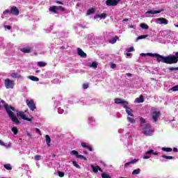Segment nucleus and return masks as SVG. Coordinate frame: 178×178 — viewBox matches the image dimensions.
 Masks as SVG:
<instances>
[{"instance_id":"nucleus-1","label":"nucleus","mask_w":178,"mask_h":178,"mask_svg":"<svg viewBox=\"0 0 178 178\" xmlns=\"http://www.w3.org/2000/svg\"><path fill=\"white\" fill-rule=\"evenodd\" d=\"M147 56H152L156 58L157 62L166 63L167 65H173L178 62V51L175 53V55H170L168 56H163L158 54L147 53Z\"/></svg>"},{"instance_id":"nucleus-12","label":"nucleus","mask_w":178,"mask_h":178,"mask_svg":"<svg viewBox=\"0 0 178 178\" xmlns=\"http://www.w3.org/2000/svg\"><path fill=\"white\" fill-rule=\"evenodd\" d=\"M78 55L81 58H87V54H86L81 48H78Z\"/></svg>"},{"instance_id":"nucleus-48","label":"nucleus","mask_w":178,"mask_h":178,"mask_svg":"<svg viewBox=\"0 0 178 178\" xmlns=\"http://www.w3.org/2000/svg\"><path fill=\"white\" fill-rule=\"evenodd\" d=\"M83 88H84V90H87V88H88V83H83Z\"/></svg>"},{"instance_id":"nucleus-8","label":"nucleus","mask_w":178,"mask_h":178,"mask_svg":"<svg viewBox=\"0 0 178 178\" xmlns=\"http://www.w3.org/2000/svg\"><path fill=\"white\" fill-rule=\"evenodd\" d=\"M119 3L117 0H106V5L107 6H116Z\"/></svg>"},{"instance_id":"nucleus-20","label":"nucleus","mask_w":178,"mask_h":178,"mask_svg":"<svg viewBox=\"0 0 178 178\" xmlns=\"http://www.w3.org/2000/svg\"><path fill=\"white\" fill-rule=\"evenodd\" d=\"M135 101L137 102V104H141L144 102V96L140 95L139 97L136 98Z\"/></svg>"},{"instance_id":"nucleus-35","label":"nucleus","mask_w":178,"mask_h":178,"mask_svg":"<svg viewBox=\"0 0 178 178\" xmlns=\"http://www.w3.org/2000/svg\"><path fill=\"white\" fill-rule=\"evenodd\" d=\"M71 155H75L76 158H77V156L79 155V152H77L76 150H72V151H71Z\"/></svg>"},{"instance_id":"nucleus-42","label":"nucleus","mask_w":178,"mask_h":178,"mask_svg":"<svg viewBox=\"0 0 178 178\" xmlns=\"http://www.w3.org/2000/svg\"><path fill=\"white\" fill-rule=\"evenodd\" d=\"M76 158H81V159H84V161H87V158H86L84 156H83L81 154H78Z\"/></svg>"},{"instance_id":"nucleus-15","label":"nucleus","mask_w":178,"mask_h":178,"mask_svg":"<svg viewBox=\"0 0 178 178\" xmlns=\"http://www.w3.org/2000/svg\"><path fill=\"white\" fill-rule=\"evenodd\" d=\"M90 166H91L94 173H97L98 172V170H99V172H102V169H101V168H99V166H98V165L94 166V165H91Z\"/></svg>"},{"instance_id":"nucleus-29","label":"nucleus","mask_w":178,"mask_h":178,"mask_svg":"<svg viewBox=\"0 0 178 178\" xmlns=\"http://www.w3.org/2000/svg\"><path fill=\"white\" fill-rule=\"evenodd\" d=\"M141 172V170L140 168H138L136 170H134L133 172H132V175H140V172Z\"/></svg>"},{"instance_id":"nucleus-16","label":"nucleus","mask_w":178,"mask_h":178,"mask_svg":"<svg viewBox=\"0 0 178 178\" xmlns=\"http://www.w3.org/2000/svg\"><path fill=\"white\" fill-rule=\"evenodd\" d=\"M157 22H160L161 24H168V21L165 18H157Z\"/></svg>"},{"instance_id":"nucleus-58","label":"nucleus","mask_w":178,"mask_h":178,"mask_svg":"<svg viewBox=\"0 0 178 178\" xmlns=\"http://www.w3.org/2000/svg\"><path fill=\"white\" fill-rule=\"evenodd\" d=\"M143 159H149V156H144Z\"/></svg>"},{"instance_id":"nucleus-34","label":"nucleus","mask_w":178,"mask_h":178,"mask_svg":"<svg viewBox=\"0 0 178 178\" xmlns=\"http://www.w3.org/2000/svg\"><path fill=\"white\" fill-rule=\"evenodd\" d=\"M57 10H60V12H65V8L61 6H56Z\"/></svg>"},{"instance_id":"nucleus-7","label":"nucleus","mask_w":178,"mask_h":178,"mask_svg":"<svg viewBox=\"0 0 178 178\" xmlns=\"http://www.w3.org/2000/svg\"><path fill=\"white\" fill-rule=\"evenodd\" d=\"M10 12L11 15H13L14 16H19V14L20 13L19 8H17L16 6L11 7Z\"/></svg>"},{"instance_id":"nucleus-31","label":"nucleus","mask_w":178,"mask_h":178,"mask_svg":"<svg viewBox=\"0 0 178 178\" xmlns=\"http://www.w3.org/2000/svg\"><path fill=\"white\" fill-rule=\"evenodd\" d=\"M12 131L14 133L15 136L17 135V133H19V130H17L16 127L12 128Z\"/></svg>"},{"instance_id":"nucleus-47","label":"nucleus","mask_w":178,"mask_h":178,"mask_svg":"<svg viewBox=\"0 0 178 178\" xmlns=\"http://www.w3.org/2000/svg\"><path fill=\"white\" fill-rule=\"evenodd\" d=\"M168 70H170L171 72H173L175 70H178V67H169Z\"/></svg>"},{"instance_id":"nucleus-2","label":"nucleus","mask_w":178,"mask_h":178,"mask_svg":"<svg viewBox=\"0 0 178 178\" xmlns=\"http://www.w3.org/2000/svg\"><path fill=\"white\" fill-rule=\"evenodd\" d=\"M3 107L7 112L9 118L11 119L12 122L15 123V124H20V121L17 119V117L15 115L13 112H16V108L12 106H9V104H6L3 105ZM13 111V112H12Z\"/></svg>"},{"instance_id":"nucleus-59","label":"nucleus","mask_w":178,"mask_h":178,"mask_svg":"<svg viewBox=\"0 0 178 178\" xmlns=\"http://www.w3.org/2000/svg\"><path fill=\"white\" fill-rule=\"evenodd\" d=\"M173 151H174V152H178V149L176 147L173 148Z\"/></svg>"},{"instance_id":"nucleus-21","label":"nucleus","mask_w":178,"mask_h":178,"mask_svg":"<svg viewBox=\"0 0 178 178\" xmlns=\"http://www.w3.org/2000/svg\"><path fill=\"white\" fill-rule=\"evenodd\" d=\"M10 76L11 77H13V79H20L22 77V76H20L19 74L16 72L11 73Z\"/></svg>"},{"instance_id":"nucleus-9","label":"nucleus","mask_w":178,"mask_h":178,"mask_svg":"<svg viewBox=\"0 0 178 178\" xmlns=\"http://www.w3.org/2000/svg\"><path fill=\"white\" fill-rule=\"evenodd\" d=\"M161 116V111H154L152 115V119L154 123L158 122V118Z\"/></svg>"},{"instance_id":"nucleus-28","label":"nucleus","mask_w":178,"mask_h":178,"mask_svg":"<svg viewBox=\"0 0 178 178\" xmlns=\"http://www.w3.org/2000/svg\"><path fill=\"white\" fill-rule=\"evenodd\" d=\"M162 151H164L165 152H172V149L171 147H163Z\"/></svg>"},{"instance_id":"nucleus-17","label":"nucleus","mask_w":178,"mask_h":178,"mask_svg":"<svg viewBox=\"0 0 178 178\" xmlns=\"http://www.w3.org/2000/svg\"><path fill=\"white\" fill-rule=\"evenodd\" d=\"M49 12H51L52 13H55L56 15L58 14V9L56 8V6H53L49 7Z\"/></svg>"},{"instance_id":"nucleus-6","label":"nucleus","mask_w":178,"mask_h":178,"mask_svg":"<svg viewBox=\"0 0 178 178\" xmlns=\"http://www.w3.org/2000/svg\"><path fill=\"white\" fill-rule=\"evenodd\" d=\"M17 116L18 118H22L23 120H27L28 122H32L33 121V118H29L26 117V115H24V113H23L22 111H17Z\"/></svg>"},{"instance_id":"nucleus-62","label":"nucleus","mask_w":178,"mask_h":178,"mask_svg":"<svg viewBox=\"0 0 178 178\" xmlns=\"http://www.w3.org/2000/svg\"><path fill=\"white\" fill-rule=\"evenodd\" d=\"M127 76H128L129 77H131V73H127Z\"/></svg>"},{"instance_id":"nucleus-63","label":"nucleus","mask_w":178,"mask_h":178,"mask_svg":"<svg viewBox=\"0 0 178 178\" xmlns=\"http://www.w3.org/2000/svg\"><path fill=\"white\" fill-rule=\"evenodd\" d=\"M135 26L134 25H131L129 26V29H134Z\"/></svg>"},{"instance_id":"nucleus-39","label":"nucleus","mask_w":178,"mask_h":178,"mask_svg":"<svg viewBox=\"0 0 178 178\" xmlns=\"http://www.w3.org/2000/svg\"><path fill=\"white\" fill-rule=\"evenodd\" d=\"M72 163H73L74 166H75V168H76L77 169H80L81 167L79 164H77V162L73 161Z\"/></svg>"},{"instance_id":"nucleus-25","label":"nucleus","mask_w":178,"mask_h":178,"mask_svg":"<svg viewBox=\"0 0 178 178\" xmlns=\"http://www.w3.org/2000/svg\"><path fill=\"white\" fill-rule=\"evenodd\" d=\"M45 138H46V143L47 144V147H51V145H49L51 143V137H49V135H46Z\"/></svg>"},{"instance_id":"nucleus-27","label":"nucleus","mask_w":178,"mask_h":178,"mask_svg":"<svg viewBox=\"0 0 178 178\" xmlns=\"http://www.w3.org/2000/svg\"><path fill=\"white\" fill-rule=\"evenodd\" d=\"M38 66H39V67H45V66H47V63L44 62H38Z\"/></svg>"},{"instance_id":"nucleus-51","label":"nucleus","mask_w":178,"mask_h":178,"mask_svg":"<svg viewBox=\"0 0 178 178\" xmlns=\"http://www.w3.org/2000/svg\"><path fill=\"white\" fill-rule=\"evenodd\" d=\"M35 131L36 133H38V134H40V136H41V131L40 130V129L35 128Z\"/></svg>"},{"instance_id":"nucleus-5","label":"nucleus","mask_w":178,"mask_h":178,"mask_svg":"<svg viewBox=\"0 0 178 178\" xmlns=\"http://www.w3.org/2000/svg\"><path fill=\"white\" fill-rule=\"evenodd\" d=\"M4 84H5V87L7 89L9 88H13V87H15V83H13V81L9 79H6L4 81Z\"/></svg>"},{"instance_id":"nucleus-18","label":"nucleus","mask_w":178,"mask_h":178,"mask_svg":"<svg viewBox=\"0 0 178 178\" xmlns=\"http://www.w3.org/2000/svg\"><path fill=\"white\" fill-rule=\"evenodd\" d=\"M31 47L22 48L21 49V52H23L24 54H30V52H31Z\"/></svg>"},{"instance_id":"nucleus-23","label":"nucleus","mask_w":178,"mask_h":178,"mask_svg":"<svg viewBox=\"0 0 178 178\" xmlns=\"http://www.w3.org/2000/svg\"><path fill=\"white\" fill-rule=\"evenodd\" d=\"M136 162H138V159H134V160H132L128 163H126L124 164V166H129V165L136 163Z\"/></svg>"},{"instance_id":"nucleus-41","label":"nucleus","mask_w":178,"mask_h":178,"mask_svg":"<svg viewBox=\"0 0 178 178\" xmlns=\"http://www.w3.org/2000/svg\"><path fill=\"white\" fill-rule=\"evenodd\" d=\"M106 16H108V14L104 13L100 15V19H106Z\"/></svg>"},{"instance_id":"nucleus-3","label":"nucleus","mask_w":178,"mask_h":178,"mask_svg":"<svg viewBox=\"0 0 178 178\" xmlns=\"http://www.w3.org/2000/svg\"><path fill=\"white\" fill-rule=\"evenodd\" d=\"M140 127L145 136H147V137L152 136L154 131L152 130V128H151V125L149 124H140Z\"/></svg>"},{"instance_id":"nucleus-22","label":"nucleus","mask_w":178,"mask_h":178,"mask_svg":"<svg viewBox=\"0 0 178 178\" xmlns=\"http://www.w3.org/2000/svg\"><path fill=\"white\" fill-rule=\"evenodd\" d=\"M92 13H95V8H90L86 13V16H90V15H92Z\"/></svg>"},{"instance_id":"nucleus-30","label":"nucleus","mask_w":178,"mask_h":178,"mask_svg":"<svg viewBox=\"0 0 178 178\" xmlns=\"http://www.w3.org/2000/svg\"><path fill=\"white\" fill-rule=\"evenodd\" d=\"M4 168L6 169V170H12V165H10L9 163L5 164Z\"/></svg>"},{"instance_id":"nucleus-53","label":"nucleus","mask_w":178,"mask_h":178,"mask_svg":"<svg viewBox=\"0 0 178 178\" xmlns=\"http://www.w3.org/2000/svg\"><path fill=\"white\" fill-rule=\"evenodd\" d=\"M111 69H115V67H116V64L112 63V64L111 65Z\"/></svg>"},{"instance_id":"nucleus-61","label":"nucleus","mask_w":178,"mask_h":178,"mask_svg":"<svg viewBox=\"0 0 178 178\" xmlns=\"http://www.w3.org/2000/svg\"><path fill=\"white\" fill-rule=\"evenodd\" d=\"M6 29H8V30H10V29H12V27L10 26H6Z\"/></svg>"},{"instance_id":"nucleus-38","label":"nucleus","mask_w":178,"mask_h":178,"mask_svg":"<svg viewBox=\"0 0 178 178\" xmlns=\"http://www.w3.org/2000/svg\"><path fill=\"white\" fill-rule=\"evenodd\" d=\"M162 158H164L165 159H173V156H166V155H163Z\"/></svg>"},{"instance_id":"nucleus-52","label":"nucleus","mask_w":178,"mask_h":178,"mask_svg":"<svg viewBox=\"0 0 178 178\" xmlns=\"http://www.w3.org/2000/svg\"><path fill=\"white\" fill-rule=\"evenodd\" d=\"M56 3H58L59 5H63V2L60 1H55Z\"/></svg>"},{"instance_id":"nucleus-4","label":"nucleus","mask_w":178,"mask_h":178,"mask_svg":"<svg viewBox=\"0 0 178 178\" xmlns=\"http://www.w3.org/2000/svg\"><path fill=\"white\" fill-rule=\"evenodd\" d=\"M26 105L29 106L31 111H35L37 107L35 106V103L34 102V100L26 99Z\"/></svg>"},{"instance_id":"nucleus-11","label":"nucleus","mask_w":178,"mask_h":178,"mask_svg":"<svg viewBox=\"0 0 178 178\" xmlns=\"http://www.w3.org/2000/svg\"><path fill=\"white\" fill-rule=\"evenodd\" d=\"M163 10H165L164 8H161L159 10H148L147 12H146V13H147L148 15H156L158 13H161V12H163Z\"/></svg>"},{"instance_id":"nucleus-45","label":"nucleus","mask_w":178,"mask_h":178,"mask_svg":"<svg viewBox=\"0 0 178 178\" xmlns=\"http://www.w3.org/2000/svg\"><path fill=\"white\" fill-rule=\"evenodd\" d=\"M134 51V47H131L127 49V52H133Z\"/></svg>"},{"instance_id":"nucleus-14","label":"nucleus","mask_w":178,"mask_h":178,"mask_svg":"<svg viewBox=\"0 0 178 178\" xmlns=\"http://www.w3.org/2000/svg\"><path fill=\"white\" fill-rule=\"evenodd\" d=\"M124 109H126V113H127L128 116H134V115L131 113L133 111L131 110V108L128 107L127 106H124Z\"/></svg>"},{"instance_id":"nucleus-56","label":"nucleus","mask_w":178,"mask_h":178,"mask_svg":"<svg viewBox=\"0 0 178 178\" xmlns=\"http://www.w3.org/2000/svg\"><path fill=\"white\" fill-rule=\"evenodd\" d=\"M0 145H2L3 147L5 146V143L1 140H0Z\"/></svg>"},{"instance_id":"nucleus-40","label":"nucleus","mask_w":178,"mask_h":178,"mask_svg":"<svg viewBox=\"0 0 178 178\" xmlns=\"http://www.w3.org/2000/svg\"><path fill=\"white\" fill-rule=\"evenodd\" d=\"M171 91H178V85L173 86L170 89Z\"/></svg>"},{"instance_id":"nucleus-54","label":"nucleus","mask_w":178,"mask_h":178,"mask_svg":"<svg viewBox=\"0 0 178 178\" xmlns=\"http://www.w3.org/2000/svg\"><path fill=\"white\" fill-rule=\"evenodd\" d=\"M101 19V15H96L95 17H94V19Z\"/></svg>"},{"instance_id":"nucleus-13","label":"nucleus","mask_w":178,"mask_h":178,"mask_svg":"<svg viewBox=\"0 0 178 178\" xmlns=\"http://www.w3.org/2000/svg\"><path fill=\"white\" fill-rule=\"evenodd\" d=\"M81 147H83V148H86V149H88V151H90V152L92 151V147L91 146L87 145V143L85 142H82L81 143Z\"/></svg>"},{"instance_id":"nucleus-19","label":"nucleus","mask_w":178,"mask_h":178,"mask_svg":"<svg viewBox=\"0 0 178 178\" xmlns=\"http://www.w3.org/2000/svg\"><path fill=\"white\" fill-rule=\"evenodd\" d=\"M118 40H119V37L115 36L114 38L109 39L108 42L110 44H115V42L118 41Z\"/></svg>"},{"instance_id":"nucleus-36","label":"nucleus","mask_w":178,"mask_h":178,"mask_svg":"<svg viewBox=\"0 0 178 178\" xmlns=\"http://www.w3.org/2000/svg\"><path fill=\"white\" fill-rule=\"evenodd\" d=\"M102 178H111V176L105 172L102 174Z\"/></svg>"},{"instance_id":"nucleus-60","label":"nucleus","mask_w":178,"mask_h":178,"mask_svg":"<svg viewBox=\"0 0 178 178\" xmlns=\"http://www.w3.org/2000/svg\"><path fill=\"white\" fill-rule=\"evenodd\" d=\"M158 154H159V152H153V155H158Z\"/></svg>"},{"instance_id":"nucleus-32","label":"nucleus","mask_w":178,"mask_h":178,"mask_svg":"<svg viewBox=\"0 0 178 178\" xmlns=\"http://www.w3.org/2000/svg\"><path fill=\"white\" fill-rule=\"evenodd\" d=\"M90 67H93V69H97V67H98V64L97 63V62H92L90 65Z\"/></svg>"},{"instance_id":"nucleus-46","label":"nucleus","mask_w":178,"mask_h":178,"mask_svg":"<svg viewBox=\"0 0 178 178\" xmlns=\"http://www.w3.org/2000/svg\"><path fill=\"white\" fill-rule=\"evenodd\" d=\"M147 155H151V154H154L153 149H149L147 152H146Z\"/></svg>"},{"instance_id":"nucleus-37","label":"nucleus","mask_w":178,"mask_h":178,"mask_svg":"<svg viewBox=\"0 0 178 178\" xmlns=\"http://www.w3.org/2000/svg\"><path fill=\"white\" fill-rule=\"evenodd\" d=\"M148 37V35H143L137 38V40H143V38H147Z\"/></svg>"},{"instance_id":"nucleus-33","label":"nucleus","mask_w":178,"mask_h":178,"mask_svg":"<svg viewBox=\"0 0 178 178\" xmlns=\"http://www.w3.org/2000/svg\"><path fill=\"white\" fill-rule=\"evenodd\" d=\"M127 120L130 123H136V120H134L133 118L127 117Z\"/></svg>"},{"instance_id":"nucleus-10","label":"nucleus","mask_w":178,"mask_h":178,"mask_svg":"<svg viewBox=\"0 0 178 178\" xmlns=\"http://www.w3.org/2000/svg\"><path fill=\"white\" fill-rule=\"evenodd\" d=\"M115 102L117 104H125V105H129V102L124 100L122 99H120V98L115 99Z\"/></svg>"},{"instance_id":"nucleus-50","label":"nucleus","mask_w":178,"mask_h":178,"mask_svg":"<svg viewBox=\"0 0 178 178\" xmlns=\"http://www.w3.org/2000/svg\"><path fill=\"white\" fill-rule=\"evenodd\" d=\"M40 158H41V156H40V155L35 156V161H40Z\"/></svg>"},{"instance_id":"nucleus-24","label":"nucleus","mask_w":178,"mask_h":178,"mask_svg":"<svg viewBox=\"0 0 178 178\" xmlns=\"http://www.w3.org/2000/svg\"><path fill=\"white\" fill-rule=\"evenodd\" d=\"M28 79H29L32 81H40V79H38V77L35 76H29Z\"/></svg>"},{"instance_id":"nucleus-55","label":"nucleus","mask_w":178,"mask_h":178,"mask_svg":"<svg viewBox=\"0 0 178 178\" xmlns=\"http://www.w3.org/2000/svg\"><path fill=\"white\" fill-rule=\"evenodd\" d=\"M140 56H148V53H147V54L142 53V54H140Z\"/></svg>"},{"instance_id":"nucleus-49","label":"nucleus","mask_w":178,"mask_h":178,"mask_svg":"<svg viewBox=\"0 0 178 178\" xmlns=\"http://www.w3.org/2000/svg\"><path fill=\"white\" fill-rule=\"evenodd\" d=\"M3 15H9V13H10V10H6L3 11Z\"/></svg>"},{"instance_id":"nucleus-57","label":"nucleus","mask_w":178,"mask_h":178,"mask_svg":"<svg viewBox=\"0 0 178 178\" xmlns=\"http://www.w3.org/2000/svg\"><path fill=\"white\" fill-rule=\"evenodd\" d=\"M166 34L167 35H169V34H172V31H167Z\"/></svg>"},{"instance_id":"nucleus-26","label":"nucleus","mask_w":178,"mask_h":178,"mask_svg":"<svg viewBox=\"0 0 178 178\" xmlns=\"http://www.w3.org/2000/svg\"><path fill=\"white\" fill-rule=\"evenodd\" d=\"M140 27L143 29V30H148L149 29V26L147 24H140Z\"/></svg>"},{"instance_id":"nucleus-44","label":"nucleus","mask_w":178,"mask_h":178,"mask_svg":"<svg viewBox=\"0 0 178 178\" xmlns=\"http://www.w3.org/2000/svg\"><path fill=\"white\" fill-rule=\"evenodd\" d=\"M140 124H145V119H144L143 117L140 118Z\"/></svg>"},{"instance_id":"nucleus-43","label":"nucleus","mask_w":178,"mask_h":178,"mask_svg":"<svg viewBox=\"0 0 178 178\" xmlns=\"http://www.w3.org/2000/svg\"><path fill=\"white\" fill-rule=\"evenodd\" d=\"M58 173L59 177H63L65 176V172H63L58 171Z\"/></svg>"},{"instance_id":"nucleus-64","label":"nucleus","mask_w":178,"mask_h":178,"mask_svg":"<svg viewBox=\"0 0 178 178\" xmlns=\"http://www.w3.org/2000/svg\"><path fill=\"white\" fill-rule=\"evenodd\" d=\"M122 22H129V19H124Z\"/></svg>"}]
</instances>
